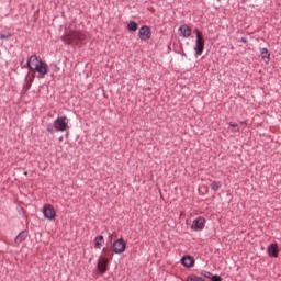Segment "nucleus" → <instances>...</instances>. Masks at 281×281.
<instances>
[{
  "label": "nucleus",
  "mask_w": 281,
  "mask_h": 281,
  "mask_svg": "<svg viewBox=\"0 0 281 281\" xmlns=\"http://www.w3.org/2000/svg\"><path fill=\"white\" fill-rule=\"evenodd\" d=\"M26 65L31 71H36L40 78H43L49 74L47 63L43 61V59L36 55L29 57Z\"/></svg>",
  "instance_id": "obj_1"
},
{
  "label": "nucleus",
  "mask_w": 281,
  "mask_h": 281,
  "mask_svg": "<svg viewBox=\"0 0 281 281\" xmlns=\"http://www.w3.org/2000/svg\"><path fill=\"white\" fill-rule=\"evenodd\" d=\"M61 41L66 45L80 46L85 44V41H87V35L81 31L70 30L65 32V34L61 37Z\"/></svg>",
  "instance_id": "obj_2"
},
{
  "label": "nucleus",
  "mask_w": 281,
  "mask_h": 281,
  "mask_svg": "<svg viewBox=\"0 0 281 281\" xmlns=\"http://www.w3.org/2000/svg\"><path fill=\"white\" fill-rule=\"evenodd\" d=\"M194 32L196 34L194 52H196L198 56H201V54H203V49H205V40L203 38V33H201L199 29H195Z\"/></svg>",
  "instance_id": "obj_3"
},
{
  "label": "nucleus",
  "mask_w": 281,
  "mask_h": 281,
  "mask_svg": "<svg viewBox=\"0 0 281 281\" xmlns=\"http://www.w3.org/2000/svg\"><path fill=\"white\" fill-rule=\"evenodd\" d=\"M54 128L58 133H65L69 128V123L67 122V116H59L54 121Z\"/></svg>",
  "instance_id": "obj_4"
},
{
  "label": "nucleus",
  "mask_w": 281,
  "mask_h": 281,
  "mask_svg": "<svg viewBox=\"0 0 281 281\" xmlns=\"http://www.w3.org/2000/svg\"><path fill=\"white\" fill-rule=\"evenodd\" d=\"M43 214H44V217L47 218V221H55L56 209H54L52 204H45L43 207Z\"/></svg>",
  "instance_id": "obj_5"
},
{
  "label": "nucleus",
  "mask_w": 281,
  "mask_h": 281,
  "mask_svg": "<svg viewBox=\"0 0 281 281\" xmlns=\"http://www.w3.org/2000/svg\"><path fill=\"white\" fill-rule=\"evenodd\" d=\"M112 249L114 254H124V251H126V241L122 238L115 240L112 245Z\"/></svg>",
  "instance_id": "obj_6"
},
{
  "label": "nucleus",
  "mask_w": 281,
  "mask_h": 281,
  "mask_svg": "<svg viewBox=\"0 0 281 281\" xmlns=\"http://www.w3.org/2000/svg\"><path fill=\"white\" fill-rule=\"evenodd\" d=\"M138 36L140 41H148L153 36V32L150 31V27L145 25L138 30Z\"/></svg>",
  "instance_id": "obj_7"
},
{
  "label": "nucleus",
  "mask_w": 281,
  "mask_h": 281,
  "mask_svg": "<svg viewBox=\"0 0 281 281\" xmlns=\"http://www.w3.org/2000/svg\"><path fill=\"white\" fill-rule=\"evenodd\" d=\"M205 227V220L204 217H198L195 220H193V223L191 225V229L193 232H202V229H204Z\"/></svg>",
  "instance_id": "obj_8"
},
{
  "label": "nucleus",
  "mask_w": 281,
  "mask_h": 281,
  "mask_svg": "<svg viewBox=\"0 0 281 281\" xmlns=\"http://www.w3.org/2000/svg\"><path fill=\"white\" fill-rule=\"evenodd\" d=\"M179 32V36H181L182 38H190V36L192 35V29L188 25H181L178 29Z\"/></svg>",
  "instance_id": "obj_9"
},
{
  "label": "nucleus",
  "mask_w": 281,
  "mask_h": 281,
  "mask_svg": "<svg viewBox=\"0 0 281 281\" xmlns=\"http://www.w3.org/2000/svg\"><path fill=\"white\" fill-rule=\"evenodd\" d=\"M109 265V258L101 256L98 261V269L100 273H106V266Z\"/></svg>",
  "instance_id": "obj_10"
},
{
  "label": "nucleus",
  "mask_w": 281,
  "mask_h": 281,
  "mask_svg": "<svg viewBox=\"0 0 281 281\" xmlns=\"http://www.w3.org/2000/svg\"><path fill=\"white\" fill-rule=\"evenodd\" d=\"M268 256L271 258H278L280 249H278V244H271L267 248Z\"/></svg>",
  "instance_id": "obj_11"
},
{
  "label": "nucleus",
  "mask_w": 281,
  "mask_h": 281,
  "mask_svg": "<svg viewBox=\"0 0 281 281\" xmlns=\"http://www.w3.org/2000/svg\"><path fill=\"white\" fill-rule=\"evenodd\" d=\"M183 267L190 268L194 267V257L192 256H184L181 260Z\"/></svg>",
  "instance_id": "obj_12"
},
{
  "label": "nucleus",
  "mask_w": 281,
  "mask_h": 281,
  "mask_svg": "<svg viewBox=\"0 0 281 281\" xmlns=\"http://www.w3.org/2000/svg\"><path fill=\"white\" fill-rule=\"evenodd\" d=\"M260 54L263 63H266V65H269V60H271V54L269 53V49L261 48Z\"/></svg>",
  "instance_id": "obj_13"
},
{
  "label": "nucleus",
  "mask_w": 281,
  "mask_h": 281,
  "mask_svg": "<svg viewBox=\"0 0 281 281\" xmlns=\"http://www.w3.org/2000/svg\"><path fill=\"white\" fill-rule=\"evenodd\" d=\"M104 246V236L99 235L94 238V247L95 249H102Z\"/></svg>",
  "instance_id": "obj_14"
},
{
  "label": "nucleus",
  "mask_w": 281,
  "mask_h": 281,
  "mask_svg": "<svg viewBox=\"0 0 281 281\" xmlns=\"http://www.w3.org/2000/svg\"><path fill=\"white\" fill-rule=\"evenodd\" d=\"M228 126L232 131V133H238L240 131V127L235 122H229Z\"/></svg>",
  "instance_id": "obj_15"
},
{
  "label": "nucleus",
  "mask_w": 281,
  "mask_h": 281,
  "mask_svg": "<svg viewBox=\"0 0 281 281\" xmlns=\"http://www.w3.org/2000/svg\"><path fill=\"white\" fill-rule=\"evenodd\" d=\"M187 281H205L203 277H198L196 274H190L187 277Z\"/></svg>",
  "instance_id": "obj_16"
},
{
  "label": "nucleus",
  "mask_w": 281,
  "mask_h": 281,
  "mask_svg": "<svg viewBox=\"0 0 281 281\" xmlns=\"http://www.w3.org/2000/svg\"><path fill=\"white\" fill-rule=\"evenodd\" d=\"M127 30L130 32H137V24L135 21H131L127 25Z\"/></svg>",
  "instance_id": "obj_17"
},
{
  "label": "nucleus",
  "mask_w": 281,
  "mask_h": 281,
  "mask_svg": "<svg viewBox=\"0 0 281 281\" xmlns=\"http://www.w3.org/2000/svg\"><path fill=\"white\" fill-rule=\"evenodd\" d=\"M25 233H20L16 237H15V243L18 245H21V243H23V240H25Z\"/></svg>",
  "instance_id": "obj_18"
},
{
  "label": "nucleus",
  "mask_w": 281,
  "mask_h": 281,
  "mask_svg": "<svg viewBox=\"0 0 281 281\" xmlns=\"http://www.w3.org/2000/svg\"><path fill=\"white\" fill-rule=\"evenodd\" d=\"M211 189H212L214 192H217V190L221 189V182H216V181L212 182V183H211Z\"/></svg>",
  "instance_id": "obj_19"
},
{
  "label": "nucleus",
  "mask_w": 281,
  "mask_h": 281,
  "mask_svg": "<svg viewBox=\"0 0 281 281\" xmlns=\"http://www.w3.org/2000/svg\"><path fill=\"white\" fill-rule=\"evenodd\" d=\"M202 276L204 278H206L207 280H212V278L214 277V276L211 274V272H207V271L203 272Z\"/></svg>",
  "instance_id": "obj_20"
},
{
  "label": "nucleus",
  "mask_w": 281,
  "mask_h": 281,
  "mask_svg": "<svg viewBox=\"0 0 281 281\" xmlns=\"http://www.w3.org/2000/svg\"><path fill=\"white\" fill-rule=\"evenodd\" d=\"M12 37V34H2V35H0V38H1V41H3V40H8V38H11Z\"/></svg>",
  "instance_id": "obj_21"
},
{
  "label": "nucleus",
  "mask_w": 281,
  "mask_h": 281,
  "mask_svg": "<svg viewBox=\"0 0 281 281\" xmlns=\"http://www.w3.org/2000/svg\"><path fill=\"white\" fill-rule=\"evenodd\" d=\"M30 87H32V81H30V83H26L24 86V91H30Z\"/></svg>",
  "instance_id": "obj_22"
},
{
  "label": "nucleus",
  "mask_w": 281,
  "mask_h": 281,
  "mask_svg": "<svg viewBox=\"0 0 281 281\" xmlns=\"http://www.w3.org/2000/svg\"><path fill=\"white\" fill-rule=\"evenodd\" d=\"M103 254H105V256H109V248H103Z\"/></svg>",
  "instance_id": "obj_23"
},
{
  "label": "nucleus",
  "mask_w": 281,
  "mask_h": 281,
  "mask_svg": "<svg viewBox=\"0 0 281 281\" xmlns=\"http://www.w3.org/2000/svg\"><path fill=\"white\" fill-rule=\"evenodd\" d=\"M241 43H247V40H245V37H243Z\"/></svg>",
  "instance_id": "obj_24"
},
{
  "label": "nucleus",
  "mask_w": 281,
  "mask_h": 281,
  "mask_svg": "<svg viewBox=\"0 0 281 281\" xmlns=\"http://www.w3.org/2000/svg\"><path fill=\"white\" fill-rule=\"evenodd\" d=\"M49 132H52V128H48Z\"/></svg>",
  "instance_id": "obj_25"
}]
</instances>
